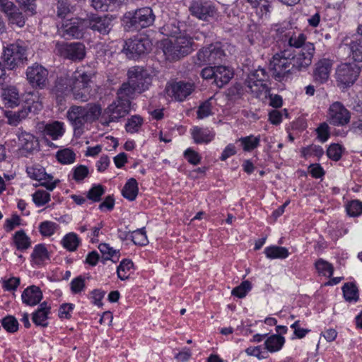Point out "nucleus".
Wrapping results in <instances>:
<instances>
[{"mask_svg": "<svg viewBox=\"0 0 362 362\" xmlns=\"http://www.w3.org/2000/svg\"><path fill=\"white\" fill-rule=\"evenodd\" d=\"M185 158L192 165H197L201 162V156L191 148H187L184 152Z\"/></svg>", "mask_w": 362, "mask_h": 362, "instance_id": "bf43d9fd", "label": "nucleus"}, {"mask_svg": "<svg viewBox=\"0 0 362 362\" xmlns=\"http://www.w3.org/2000/svg\"><path fill=\"white\" fill-rule=\"evenodd\" d=\"M9 21L12 24H16L18 27L21 28L25 25V18L23 13L19 11L17 8L12 15H10L8 17Z\"/></svg>", "mask_w": 362, "mask_h": 362, "instance_id": "69168bd1", "label": "nucleus"}, {"mask_svg": "<svg viewBox=\"0 0 362 362\" xmlns=\"http://www.w3.org/2000/svg\"><path fill=\"white\" fill-rule=\"evenodd\" d=\"M252 289V284L248 280L243 281L239 286L234 288L231 294L240 298H244Z\"/></svg>", "mask_w": 362, "mask_h": 362, "instance_id": "603ef678", "label": "nucleus"}, {"mask_svg": "<svg viewBox=\"0 0 362 362\" xmlns=\"http://www.w3.org/2000/svg\"><path fill=\"white\" fill-rule=\"evenodd\" d=\"M151 49V42L145 37H134L125 42L123 52L129 59H135L139 56L149 52Z\"/></svg>", "mask_w": 362, "mask_h": 362, "instance_id": "1a4fd4ad", "label": "nucleus"}, {"mask_svg": "<svg viewBox=\"0 0 362 362\" xmlns=\"http://www.w3.org/2000/svg\"><path fill=\"white\" fill-rule=\"evenodd\" d=\"M57 160L62 165H70L75 162L76 153L70 148L59 150L56 153Z\"/></svg>", "mask_w": 362, "mask_h": 362, "instance_id": "c9c22d12", "label": "nucleus"}, {"mask_svg": "<svg viewBox=\"0 0 362 362\" xmlns=\"http://www.w3.org/2000/svg\"><path fill=\"white\" fill-rule=\"evenodd\" d=\"M101 110L100 106L95 103H88L84 106L72 105L68 110L66 117L74 130L81 129L85 124L97 120Z\"/></svg>", "mask_w": 362, "mask_h": 362, "instance_id": "7ed1b4c3", "label": "nucleus"}, {"mask_svg": "<svg viewBox=\"0 0 362 362\" xmlns=\"http://www.w3.org/2000/svg\"><path fill=\"white\" fill-rule=\"evenodd\" d=\"M26 76L33 88H42L47 81L48 69H30L26 72Z\"/></svg>", "mask_w": 362, "mask_h": 362, "instance_id": "4be33fe9", "label": "nucleus"}, {"mask_svg": "<svg viewBox=\"0 0 362 362\" xmlns=\"http://www.w3.org/2000/svg\"><path fill=\"white\" fill-rule=\"evenodd\" d=\"M57 228V224L54 222L45 221L39 225V231L42 236L52 235Z\"/></svg>", "mask_w": 362, "mask_h": 362, "instance_id": "5fc2aeb1", "label": "nucleus"}, {"mask_svg": "<svg viewBox=\"0 0 362 362\" xmlns=\"http://www.w3.org/2000/svg\"><path fill=\"white\" fill-rule=\"evenodd\" d=\"M27 173L32 179L40 182V185L45 187L49 191H52L59 182V180L53 181V176L47 174L45 168L40 165L28 168Z\"/></svg>", "mask_w": 362, "mask_h": 362, "instance_id": "f3484780", "label": "nucleus"}, {"mask_svg": "<svg viewBox=\"0 0 362 362\" xmlns=\"http://www.w3.org/2000/svg\"><path fill=\"white\" fill-rule=\"evenodd\" d=\"M317 134V138L319 140L324 143L329 137V126L327 123L323 122L320 124V126L316 129Z\"/></svg>", "mask_w": 362, "mask_h": 362, "instance_id": "e2e57ef3", "label": "nucleus"}, {"mask_svg": "<svg viewBox=\"0 0 362 362\" xmlns=\"http://www.w3.org/2000/svg\"><path fill=\"white\" fill-rule=\"evenodd\" d=\"M144 120L139 115L132 116L125 124L126 131L131 134L138 132Z\"/></svg>", "mask_w": 362, "mask_h": 362, "instance_id": "c03bdc74", "label": "nucleus"}, {"mask_svg": "<svg viewBox=\"0 0 362 362\" xmlns=\"http://www.w3.org/2000/svg\"><path fill=\"white\" fill-rule=\"evenodd\" d=\"M1 97L5 105L8 107L13 108L19 105V93L14 86L4 88L1 92Z\"/></svg>", "mask_w": 362, "mask_h": 362, "instance_id": "cd10ccee", "label": "nucleus"}, {"mask_svg": "<svg viewBox=\"0 0 362 362\" xmlns=\"http://www.w3.org/2000/svg\"><path fill=\"white\" fill-rule=\"evenodd\" d=\"M135 91H138L137 88L130 83V80L129 79V82L123 83L121 88L117 90V98L131 102L130 100L133 98Z\"/></svg>", "mask_w": 362, "mask_h": 362, "instance_id": "58836bf2", "label": "nucleus"}, {"mask_svg": "<svg viewBox=\"0 0 362 362\" xmlns=\"http://www.w3.org/2000/svg\"><path fill=\"white\" fill-rule=\"evenodd\" d=\"M13 240L18 250L23 251L30 247V238L23 230L16 231L13 235Z\"/></svg>", "mask_w": 362, "mask_h": 362, "instance_id": "2f4dec72", "label": "nucleus"}, {"mask_svg": "<svg viewBox=\"0 0 362 362\" xmlns=\"http://www.w3.org/2000/svg\"><path fill=\"white\" fill-rule=\"evenodd\" d=\"M199 56L203 58L204 56H208V66L205 68H228L221 64L224 52L218 45H211L200 49Z\"/></svg>", "mask_w": 362, "mask_h": 362, "instance_id": "dca6fc26", "label": "nucleus"}, {"mask_svg": "<svg viewBox=\"0 0 362 362\" xmlns=\"http://www.w3.org/2000/svg\"><path fill=\"white\" fill-rule=\"evenodd\" d=\"M270 71H272L273 78L279 82L286 81L289 76L291 74L290 69H288L286 71L284 69H269Z\"/></svg>", "mask_w": 362, "mask_h": 362, "instance_id": "0e129e2a", "label": "nucleus"}, {"mask_svg": "<svg viewBox=\"0 0 362 362\" xmlns=\"http://www.w3.org/2000/svg\"><path fill=\"white\" fill-rule=\"evenodd\" d=\"M241 143L243 148L245 151H251L259 146L260 143V137L250 135L245 137H241L238 139Z\"/></svg>", "mask_w": 362, "mask_h": 362, "instance_id": "a19ab883", "label": "nucleus"}, {"mask_svg": "<svg viewBox=\"0 0 362 362\" xmlns=\"http://www.w3.org/2000/svg\"><path fill=\"white\" fill-rule=\"evenodd\" d=\"M192 16L202 21H209L217 13V9L213 2L207 0H192L189 7Z\"/></svg>", "mask_w": 362, "mask_h": 362, "instance_id": "9d476101", "label": "nucleus"}, {"mask_svg": "<svg viewBox=\"0 0 362 362\" xmlns=\"http://www.w3.org/2000/svg\"><path fill=\"white\" fill-rule=\"evenodd\" d=\"M42 108V102L37 91L30 92L26 94L24 104L18 111H6V117L8 123L16 126L22 119L26 118L29 113L36 114Z\"/></svg>", "mask_w": 362, "mask_h": 362, "instance_id": "39448f33", "label": "nucleus"}, {"mask_svg": "<svg viewBox=\"0 0 362 362\" xmlns=\"http://www.w3.org/2000/svg\"><path fill=\"white\" fill-rule=\"evenodd\" d=\"M50 313L51 306L46 301L42 302L32 315L33 323L36 326L47 327L48 326V316Z\"/></svg>", "mask_w": 362, "mask_h": 362, "instance_id": "b1692460", "label": "nucleus"}, {"mask_svg": "<svg viewBox=\"0 0 362 362\" xmlns=\"http://www.w3.org/2000/svg\"><path fill=\"white\" fill-rule=\"evenodd\" d=\"M192 137L197 144H209L215 136L212 129L207 127H193L191 129Z\"/></svg>", "mask_w": 362, "mask_h": 362, "instance_id": "393cba45", "label": "nucleus"}, {"mask_svg": "<svg viewBox=\"0 0 362 362\" xmlns=\"http://www.w3.org/2000/svg\"><path fill=\"white\" fill-rule=\"evenodd\" d=\"M93 74L84 71L83 69H76L71 75L61 76L57 78L53 91L57 99H62L72 93L75 100L81 101L88 100L86 89L88 88Z\"/></svg>", "mask_w": 362, "mask_h": 362, "instance_id": "f03ea898", "label": "nucleus"}, {"mask_svg": "<svg viewBox=\"0 0 362 362\" xmlns=\"http://www.w3.org/2000/svg\"><path fill=\"white\" fill-rule=\"evenodd\" d=\"M62 244L69 251H75L80 244V239L74 233L66 234L62 240Z\"/></svg>", "mask_w": 362, "mask_h": 362, "instance_id": "ea45409f", "label": "nucleus"}, {"mask_svg": "<svg viewBox=\"0 0 362 362\" xmlns=\"http://www.w3.org/2000/svg\"><path fill=\"white\" fill-rule=\"evenodd\" d=\"M18 143L23 150L30 153L38 147V141L32 134L19 129L17 133Z\"/></svg>", "mask_w": 362, "mask_h": 362, "instance_id": "a878e982", "label": "nucleus"}, {"mask_svg": "<svg viewBox=\"0 0 362 362\" xmlns=\"http://www.w3.org/2000/svg\"><path fill=\"white\" fill-rule=\"evenodd\" d=\"M105 193V189L101 185H94L88 192L87 198L94 202L100 201Z\"/></svg>", "mask_w": 362, "mask_h": 362, "instance_id": "6e6d98bb", "label": "nucleus"}, {"mask_svg": "<svg viewBox=\"0 0 362 362\" xmlns=\"http://www.w3.org/2000/svg\"><path fill=\"white\" fill-rule=\"evenodd\" d=\"M61 55L72 61H81L86 56V47L81 42L57 43Z\"/></svg>", "mask_w": 362, "mask_h": 362, "instance_id": "4468645a", "label": "nucleus"}, {"mask_svg": "<svg viewBox=\"0 0 362 362\" xmlns=\"http://www.w3.org/2000/svg\"><path fill=\"white\" fill-rule=\"evenodd\" d=\"M343 295L348 302H357L358 300V290L354 283H346L342 287Z\"/></svg>", "mask_w": 362, "mask_h": 362, "instance_id": "4c0bfd02", "label": "nucleus"}, {"mask_svg": "<svg viewBox=\"0 0 362 362\" xmlns=\"http://www.w3.org/2000/svg\"><path fill=\"white\" fill-rule=\"evenodd\" d=\"M86 20L87 28H90L100 35H105L109 34L112 28V19L107 15H91L86 18Z\"/></svg>", "mask_w": 362, "mask_h": 362, "instance_id": "2eb2a0df", "label": "nucleus"}, {"mask_svg": "<svg viewBox=\"0 0 362 362\" xmlns=\"http://www.w3.org/2000/svg\"><path fill=\"white\" fill-rule=\"evenodd\" d=\"M133 267V262L128 259H123L117 267V274L119 279L124 281L128 279V272Z\"/></svg>", "mask_w": 362, "mask_h": 362, "instance_id": "a18cd8bd", "label": "nucleus"}, {"mask_svg": "<svg viewBox=\"0 0 362 362\" xmlns=\"http://www.w3.org/2000/svg\"><path fill=\"white\" fill-rule=\"evenodd\" d=\"M124 18L129 28L140 30L153 25L155 15L150 7H144L134 12L127 13Z\"/></svg>", "mask_w": 362, "mask_h": 362, "instance_id": "423d86ee", "label": "nucleus"}, {"mask_svg": "<svg viewBox=\"0 0 362 362\" xmlns=\"http://www.w3.org/2000/svg\"><path fill=\"white\" fill-rule=\"evenodd\" d=\"M360 69H337L336 78L338 86L347 88L352 86L359 76Z\"/></svg>", "mask_w": 362, "mask_h": 362, "instance_id": "412c9836", "label": "nucleus"}, {"mask_svg": "<svg viewBox=\"0 0 362 362\" xmlns=\"http://www.w3.org/2000/svg\"><path fill=\"white\" fill-rule=\"evenodd\" d=\"M212 114L211 98L203 102L198 107L197 115L198 119H204Z\"/></svg>", "mask_w": 362, "mask_h": 362, "instance_id": "4d7b16f0", "label": "nucleus"}, {"mask_svg": "<svg viewBox=\"0 0 362 362\" xmlns=\"http://www.w3.org/2000/svg\"><path fill=\"white\" fill-rule=\"evenodd\" d=\"M349 111L340 102L333 103L327 112V120L334 126H344L350 121Z\"/></svg>", "mask_w": 362, "mask_h": 362, "instance_id": "f8f14e48", "label": "nucleus"}, {"mask_svg": "<svg viewBox=\"0 0 362 362\" xmlns=\"http://www.w3.org/2000/svg\"><path fill=\"white\" fill-rule=\"evenodd\" d=\"M130 83L133 84L139 92H141L148 88L152 81V76L148 72V69H134L128 72Z\"/></svg>", "mask_w": 362, "mask_h": 362, "instance_id": "a211bd4d", "label": "nucleus"}, {"mask_svg": "<svg viewBox=\"0 0 362 362\" xmlns=\"http://www.w3.org/2000/svg\"><path fill=\"white\" fill-rule=\"evenodd\" d=\"M286 50L284 49L280 52L275 54L270 60V65L272 68H286L291 64L294 58H290L286 56Z\"/></svg>", "mask_w": 362, "mask_h": 362, "instance_id": "c756f323", "label": "nucleus"}, {"mask_svg": "<svg viewBox=\"0 0 362 362\" xmlns=\"http://www.w3.org/2000/svg\"><path fill=\"white\" fill-rule=\"evenodd\" d=\"M37 129L46 137L49 136L52 140H57L64 134V123L54 121L49 123L40 122L37 124Z\"/></svg>", "mask_w": 362, "mask_h": 362, "instance_id": "6ab92c4d", "label": "nucleus"}, {"mask_svg": "<svg viewBox=\"0 0 362 362\" xmlns=\"http://www.w3.org/2000/svg\"><path fill=\"white\" fill-rule=\"evenodd\" d=\"M71 290L73 293H80L85 286V280L82 276H78L71 281Z\"/></svg>", "mask_w": 362, "mask_h": 362, "instance_id": "774afa93", "label": "nucleus"}, {"mask_svg": "<svg viewBox=\"0 0 362 362\" xmlns=\"http://www.w3.org/2000/svg\"><path fill=\"white\" fill-rule=\"evenodd\" d=\"M87 29L86 20L71 18L64 21L59 28V35L65 39H82Z\"/></svg>", "mask_w": 362, "mask_h": 362, "instance_id": "0eeeda50", "label": "nucleus"}, {"mask_svg": "<svg viewBox=\"0 0 362 362\" xmlns=\"http://www.w3.org/2000/svg\"><path fill=\"white\" fill-rule=\"evenodd\" d=\"M216 70V74H215L214 83L219 88H222L224 85L228 83L234 76L233 69Z\"/></svg>", "mask_w": 362, "mask_h": 362, "instance_id": "f704fd0d", "label": "nucleus"}, {"mask_svg": "<svg viewBox=\"0 0 362 362\" xmlns=\"http://www.w3.org/2000/svg\"><path fill=\"white\" fill-rule=\"evenodd\" d=\"M276 26L275 39L280 48L286 51L289 48H302L295 59L296 64H293V68H308L312 63L315 52L314 45L306 42L305 34L291 23H286Z\"/></svg>", "mask_w": 362, "mask_h": 362, "instance_id": "f257e3e1", "label": "nucleus"}, {"mask_svg": "<svg viewBox=\"0 0 362 362\" xmlns=\"http://www.w3.org/2000/svg\"><path fill=\"white\" fill-rule=\"evenodd\" d=\"M33 201L37 206H42L50 201L49 192L38 189L32 195Z\"/></svg>", "mask_w": 362, "mask_h": 362, "instance_id": "de8ad7c7", "label": "nucleus"}, {"mask_svg": "<svg viewBox=\"0 0 362 362\" xmlns=\"http://www.w3.org/2000/svg\"><path fill=\"white\" fill-rule=\"evenodd\" d=\"M138 192L137 181L134 178H130L124 185L122 194L129 201H134L137 197Z\"/></svg>", "mask_w": 362, "mask_h": 362, "instance_id": "7c9ffc66", "label": "nucleus"}, {"mask_svg": "<svg viewBox=\"0 0 362 362\" xmlns=\"http://www.w3.org/2000/svg\"><path fill=\"white\" fill-rule=\"evenodd\" d=\"M131 238L135 245L143 246L147 245L148 243L144 228L133 231L131 233Z\"/></svg>", "mask_w": 362, "mask_h": 362, "instance_id": "8fccbe9b", "label": "nucleus"}, {"mask_svg": "<svg viewBox=\"0 0 362 362\" xmlns=\"http://www.w3.org/2000/svg\"><path fill=\"white\" fill-rule=\"evenodd\" d=\"M131 102L117 97V99L105 108L104 114L108 116L109 122H117L129 112Z\"/></svg>", "mask_w": 362, "mask_h": 362, "instance_id": "ddd939ff", "label": "nucleus"}, {"mask_svg": "<svg viewBox=\"0 0 362 362\" xmlns=\"http://www.w3.org/2000/svg\"><path fill=\"white\" fill-rule=\"evenodd\" d=\"M285 343V338L279 334H273L264 341L266 349L270 352L279 351Z\"/></svg>", "mask_w": 362, "mask_h": 362, "instance_id": "473e14b6", "label": "nucleus"}, {"mask_svg": "<svg viewBox=\"0 0 362 362\" xmlns=\"http://www.w3.org/2000/svg\"><path fill=\"white\" fill-rule=\"evenodd\" d=\"M329 75V69H314L313 73L314 81L319 84L325 83L328 80Z\"/></svg>", "mask_w": 362, "mask_h": 362, "instance_id": "052dcab7", "label": "nucleus"}, {"mask_svg": "<svg viewBox=\"0 0 362 362\" xmlns=\"http://www.w3.org/2000/svg\"><path fill=\"white\" fill-rule=\"evenodd\" d=\"M3 58L4 66H10L11 68L23 66L27 60L25 49L15 44L10 45L4 50Z\"/></svg>", "mask_w": 362, "mask_h": 362, "instance_id": "9b49d317", "label": "nucleus"}, {"mask_svg": "<svg viewBox=\"0 0 362 362\" xmlns=\"http://www.w3.org/2000/svg\"><path fill=\"white\" fill-rule=\"evenodd\" d=\"M194 88L193 83L175 81L167 83L165 90L168 95L175 101L183 102L192 93Z\"/></svg>", "mask_w": 362, "mask_h": 362, "instance_id": "6e6552de", "label": "nucleus"}, {"mask_svg": "<svg viewBox=\"0 0 362 362\" xmlns=\"http://www.w3.org/2000/svg\"><path fill=\"white\" fill-rule=\"evenodd\" d=\"M179 23H177L176 21H173L170 23H167L165 25L162 30V33L164 35L170 37V39H173L174 37H177L180 35L182 34L181 33Z\"/></svg>", "mask_w": 362, "mask_h": 362, "instance_id": "49530a36", "label": "nucleus"}, {"mask_svg": "<svg viewBox=\"0 0 362 362\" xmlns=\"http://www.w3.org/2000/svg\"><path fill=\"white\" fill-rule=\"evenodd\" d=\"M264 254L269 259H285L289 255L288 249L280 246L267 247Z\"/></svg>", "mask_w": 362, "mask_h": 362, "instance_id": "72a5a7b5", "label": "nucleus"}, {"mask_svg": "<svg viewBox=\"0 0 362 362\" xmlns=\"http://www.w3.org/2000/svg\"><path fill=\"white\" fill-rule=\"evenodd\" d=\"M342 155V147L338 144H331L327 150V156L334 161L340 160Z\"/></svg>", "mask_w": 362, "mask_h": 362, "instance_id": "13d9d810", "label": "nucleus"}, {"mask_svg": "<svg viewBox=\"0 0 362 362\" xmlns=\"http://www.w3.org/2000/svg\"><path fill=\"white\" fill-rule=\"evenodd\" d=\"M73 11V6L69 0H58L56 4L57 17L64 18Z\"/></svg>", "mask_w": 362, "mask_h": 362, "instance_id": "37998d69", "label": "nucleus"}, {"mask_svg": "<svg viewBox=\"0 0 362 362\" xmlns=\"http://www.w3.org/2000/svg\"><path fill=\"white\" fill-rule=\"evenodd\" d=\"M347 214L352 217H356L362 214V202L359 200H352L346 206Z\"/></svg>", "mask_w": 362, "mask_h": 362, "instance_id": "864d4df0", "label": "nucleus"}, {"mask_svg": "<svg viewBox=\"0 0 362 362\" xmlns=\"http://www.w3.org/2000/svg\"><path fill=\"white\" fill-rule=\"evenodd\" d=\"M98 249L103 255H106L105 259L108 260L114 258L115 255L119 254V251L114 250L110 247L108 244L101 243L98 246Z\"/></svg>", "mask_w": 362, "mask_h": 362, "instance_id": "680f3d73", "label": "nucleus"}, {"mask_svg": "<svg viewBox=\"0 0 362 362\" xmlns=\"http://www.w3.org/2000/svg\"><path fill=\"white\" fill-rule=\"evenodd\" d=\"M126 0H89L91 6L96 11H112L119 8Z\"/></svg>", "mask_w": 362, "mask_h": 362, "instance_id": "bb28decb", "label": "nucleus"}, {"mask_svg": "<svg viewBox=\"0 0 362 362\" xmlns=\"http://www.w3.org/2000/svg\"><path fill=\"white\" fill-rule=\"evenodd\" d=\"M21 299L24 304L35 306L42 299V293L38 286H30L23 291Z\"/></svg>", "mask_w": 362, "mask_h": 362, "instance_id": "5701e85b", "label": "nucleus"}, {"mask_svg": "<svg viewBox=\"0 0 362 362\" xmlns=\"http://www.w3.org/2000/svg\"><path fill=\"white\" fill-rule=\"evenodd\" d=\"M18 322L12 315H7L1 320V326L8 332L14 333L18 329Z\"/></svg>", "mask_w": 362, "mask_h": 362, "instance_id": "09e8293b", "label": "nucleus"}, {"mask_svg": "<svg viewBox=\"0 0 362 362\" xmlns=\"http://www.w3.org/2000/svg\"><path fill=\"white\" fill-rule=\"evenodd\" d=\"M266 71L267 69H253L248 74L245 83L251 91H256L260 87L264 86L263 82L268 77Z\"/></svg>", "mask_w": 362, "mask_h": 362, "instance_id": "aec40b11", "label": "nucleus"}, {"mask_svg": "<svg viewBox=\"0 0 362 362\" xmlns=\"http://www.w3.org/2000/svg\"><path fill=\"white\" fill-rule=\"evenodd\" d=\"M348 45L355 62L354 68H362V37L352 40Z\"/></svg>", "mask_w": 362, "mask_h": 362, "instance_id": "c85d7f7f", "label": "nucleus"}, {"mask_svg": "<svg viewBox=\"0 0 362 362\" xmlns=\"http://www.w3.org/2000/svg\"><path fill=\"white\" fill-rule=\"evenodd\" d=\"M89 175V170L84 165H78L72 169V179L77 182H82Z\"/></svg>", "mask_w": 362, "mask_h": 362, "instance_id": "3c124183", "label": "nucleus"}, {"mask_svg": "<svg viewBox=\"0 0 362 362\" xmlns=\"http://www.w3.org/2000/svg\"><path fill=\"white\" fill-rule=\"evenodd\" d=\"M74 308L72 303H63L60 305L59 309V317L60 318L69 319L71 317V313L73 311Z\"/></svg>", "mask_w": 362, "mask_h": 362, "instance_id": "338daca9", "label": "nucleus"}, {"mask_svg": "<svg viewBox=\"0 0 362 362\" xmlns=\"http://www.w3.org/2000/svg\"><path fill=\"white\" fill-rule=\"evenodd\" d=\"M163 52L166 59L175 61L189 54L193 50L194 41L186 34L163 42Z\"/></svg>", "mask_w": 362, "mask_h": 362, "instance_id": "20e7f679", "label": "nucleus"}, {"mask_svg": "<svg viewBox=\"0 0 362 362\" xmlns=\"http://www.w3.org/2000/svg\"><path fill=\"white\" fill-rule=\"evenodd\" d=\"M31 257L35 264L40 265L45 260L49 259V254L44 245L38 244L35 246Z\"/></svg>", "mask_w": 362, "mask_h": 362, "instance_id": "e433bc0d", "label": "nucleus"}, {"mask_svg": "<svg viewBox=\"0 0 362 362\" xmlns=\"http://www.w3.org/2000/svg\"><path fill=\"white\" fill-rule=\"evenodd\" d=\"M315 266L320 274L328 278H330L333 275L334 267L332 264L327 261L320 258L315 262Z\"/></svg>", "mask_w": 362, "mask_h": 362, "instance_id": "79ce46f5", "label": "nucleus"}]
</instances>
